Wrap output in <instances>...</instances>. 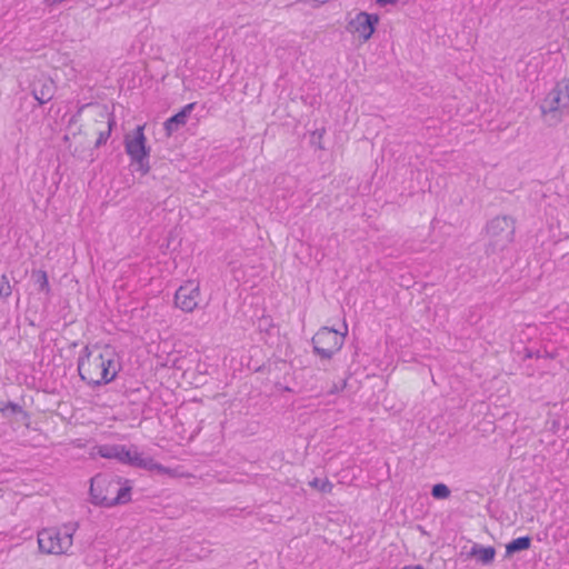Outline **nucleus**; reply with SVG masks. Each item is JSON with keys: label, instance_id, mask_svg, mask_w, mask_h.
Wrapping results in <instances>:
<instances>
[{"label": "nucleus", "instance_id": "1", "mask_svg": "<svg viewBox=\"0 0 569 569\" xmlns=\"http://www.w3.org/2000/svg\"><path fill=\"white\" fill-rule=\"evenodd\" d=\"M78 371L89 385L112 381L118 372L116 350L109 345L87 346L79 358Z\"/></svg>", "mask_w": 569, "mask_h": 569}, {"label": "nucleus", "instance_id": "3", "mask_svg": "<svg viewBox=\"0 0 569 569\" xmlns=\"http://www.w3.org/2000/svg\"><path fill=\"white\" fill-rule=\"evenodd\" d=\"M90 495L94 505L108 508L124 505L131 500V486L127 480L97 476L91 479Z\"/></svg>", "mask_w": 569, "mask_h": 569}, {"label": "nucleus", "instance_id": "19", "mask_svg": "<svg viewBox=\"0 0 569 569\" xmlns=\"http://www.w3.org/2000/svg\"><path fill=\"white\" fill-rule=\"evenodd\" d=\"M309 486L320 492L330 493L332 491L333 485L329 481L328 478H313L309 481Z\"/></svg>", "mask_w": 569, "mask_h": 569}, {"label": "nucleus", "instance_id": "20", "mask_svg": "<svg viewBox=\"0 0 569 569\" xmlns=\"http://www.w3.org/2000/svg\"><path fill=\"white\" fill-rule=\"evenodd\" d=\"M32 277L34 278L36 283L39 286V289L46 293H49L50 286L47 272L43 270H37L32 272Z\"/></svg>", "mask_w": 569, "mask_h": 569}, {"label": "nucleus", "instance_id": "5", "mask_svg": "<svg viewBox=\"0 0 569 569\" xmlns=\"http://www.w3.org/2000/svg\"><path fill=\"white\" fill-rule=\"evenodd\" d=\"M569 109V79L558 82L542 99L540 112L545 123L557 126Z\"/></svg>", "mask_w": 569, "mask_h": 569}, {"label": "nucleus", "instance_id": "22", "mask_svg": "<svg viewBox=\"0 0 569 569\" xmlns=\"http://www.w3.org/2000/svg\"><path fill=\"white\" fill-rule=\"evenodd\" d=\"M12 288L6 274L1 277L0 282V299H7L11 296Z\"/></svg>", "mask_w": 569, "mask_h": 569}, {"label": "nucleus", "instance_id": "4", "mask_svg": "<svg viewBox=\"0 0 569 569\" xmlns=\"http://www.w3.org/2000/svg\"><path fill=\"white\" fill-rule=\"evenodd\" d=\"M77 530V522L41 529L37 536L39 551L52 556L70 555Z\"/></svg>", "mask_w": 569, "mask_h": 569}, {"label": "nucleus", "instance_id": "23", "mask_svg": "<svg viewBox=\"0 0 569 569\" xmlns=\"http://www.w3.org/2000/svg\"><path fill=\"white\" fill-rule=\"evenodd\" d=\"M8 409H10L12 412L20 411V408L14 403H7L6 406H0V411L6 412Z\"/></svg>", "mask_w": 569, "mask_h": 569}, {"label": "nucleus", "instance_id": "16", "mask_svg": "<svg viewBox=\"0 0 569 569\" xmlns=\"http://www.w3.org/2000/svg\"><path fill=\"white\" fill-rule=\"evenodd\" d=\"M96 450L97 452L91 453L92 459H117L120 462H127V460L129 459V453L124 451L122 447L119 446H100L96 448Z\"/></svg>", "mask_w": 569, "mask_h": 569}, {"label": "nucleus", "instance_id": "7", "mask_svg": "<svg viewBox=\"0 0 569 569\" xmlns=\"http://www.w3.org/2000/svg\"><path fill=\"white\" fill-rule=\"evenodd\" d=\"M379 21L380 18L376 13L357 11L349 14L346 30L353 40L366 43L375 34Z\"/></svg>", "mask_w": 569, "mask_h": 569}, {"label": "nucleus", "instance_id": "13", "mask_svg": "<svg viewBox=\"0 0 569 569\" xmlns=\"http://www.w3.org/2000/svg\"><path fill=\"white\" fill-rule=\"evenodd\" d=\"M54 91L56 86L53 80L43 74L36 78L31 84L32 96L40 104L50 101L54 96Z\"/></svg>", "mask_w": 569, "mask_h": 569}, {"label": "nucleus", "instance_id": "11", "mask_svg": "<svg viewBox=\"0 0 569 569\" xmlns=\"http://www.w3.org/2000/svg\"><path fill=\"white\" fill-rule=\"evenodd\" d=\"M74 127L69 128V133L66 134L64 140L68 142V148L76 156H81L87 149L94 144L93 137L86 136L84 129L78 127V130H74Z\"/></svg>", "mask_w": 569, "mask_h": 569}, {"label": "nucleus", "instance_id": "8", "mask_svg": "<svg viewBox=\"0 0 569 569\" xmlns=\"http://www.w3.org/2000/svg\"><path fill=\"white\" fill-rule=\"evenodd\" d=\"M515 221L509 217H496L487 226V237L490 243L502 249L513 240Z\"/></svg>", "mask_w": 569, "mask_h": 569}, {"label": "nucleus", "instance_id": "10", "mask_svg": "<svg viewBox=\"0 0 569 569\" xmlns=\"http://www.w3.org/2000/svg\"><path fill=\"white\" fill-rule=\"evenodd\" d=\"M201 300L200 283L197 280L184 281L176 291L174 305L184 312H192Z\"/></svg>", "mask_w": 569, "mask_h": 569}, {"label": "nucleus", "instance_id": "14", "mask_svg": "<svg viewBox=\"0 0 569 569\" xmlns=\"http://www.w3.org/2000/svg\"><path fill=\"white\" fill-rule=\"evenodd\" d=\"M194 108V103L186 104L178 113L170 117L164 122V131L167 137H171L174 132H177L181 127L187 124V121Z\"/></svg>", "mask_w": 569, "mask_h": 569}, {"label": "nucleus", "instance_id": "6", "mask_svg": "<svg viewBox=\"0 0 569 569\" xmlns=\"http://www.w3.org/2000/svg\"><path fill=\"white\" fill-rule=\"evenodd\" d=\"M348 328L345 325V331L331 329L329 327L320 328L312 337L315 353L321 359H330L343 346Z\"/></svg>", "mask_w": 569, "mask_h": 569}, {"label": "nucleus", "instance_id": "21", "mask_svg": "<svg viewBox=\"0 0 569 569\" xmlns=\"http://www.w3.org/2000/svg\"><path fill=\"white\" fill-rule=\"evenodd\" d=\"M431 495L436 499H447L450 496V490L445 483H437L432 487Z\"/></svg>", "mask_w": 569, "mask_h": 569}, {"label": "nucleus", "instance_id": "9", "mask_svg": "<svg viewBox=\"0 0 569 569\" xmlns=\"http://www.w3.org/2000/svg\"><path fill=\"white\" fill-rule=\"evenodd\" d=\"M172 347L173 345L169 339H163L157 346L149 343L148 352L153 353L158 358L160 366L174 367L181 371L188 369L184 363L186 361L192 362L198 358L194 353H189L183 357L171 356Z\"/></svg>", "mask_w": 569, "mask_h": 569}, {"label": "nucleus", "instance_id": "12", "mask_svg": "<svg viewBox=\"0 0 569 569\" xmlns=\"http://www.w3.org/2000/svg\"><path fill=\"white\" fill-rule=\"evenodd\" d=\"M126 150L130 156L132 166L142 169V126H138L133 133L126 136Z\"/></svg>", "mask_w": 569, "mask_h": 569}, {"label": "nucleus", "instance_id": "24", "mask_svg": "<svg viewBox=\"0 0 569 569\" xmlns=\"http://www.w3.org/2000/svg\"><path fill=\"white\" fill-rule=\"evenodd\" d=\"M399 0H377L380 6L396 4Z\"/></svg>", "mask_w": 569, "mask_h": 569}, {"label": "nucleus", "instance_id": "18", "mask_svg": "<svg viewBox=\"0 0 569 569\" xmlns=\"http://www.w3.org/2000/svg\"><path fill=\"white\" fill-rule=\"evenodd\" d=\"M531 546V539L528 536L519 537L513 539L506 546V555L510 556L515 552L522 551L529 549Z\"/></svg>", "mask_w": 569, "mask_h": 569}, {"label": "nucleus", "instance_id": "2", "mask_svg": "<svg viewBox=\"0 0 569 569\" xmlns=\"http://www.w3.org/2000/svg\"><path fill=\"white\" fill-rule=\"evenodd\" d=\"M79 124L86 136L94 138V147L107 141L112 128V118L107 106L89 103L82 106L71 119V127Z\"/></svg>", "mask_w": 569, "mask_h": 569}, {"label": "nucleus", "instance_id": "15", "mask_svg": "<svg viewBox=\"0 0 569 569\" xmlns=\"http://www.w3.org/2000/svg\"><path fill=\"white\" fill-rule=\"evenodd\" d=\"M144 467H147V465H144ZM148 471L152 476L168 475L169 477L179 479L189 478L193 476V472L186 470L183 465H148Z\"/></svg>", "mask_w": 569, "mask_h": 569}, {"label": "nucleus", "instance_id": "17", "mask_svg": "<svg viewBox=\"0 0 569 569\" xmlns=\"http://www.w3.org/2000/svg\"><path fill=\"white\" fill-rule=\"evenodd\" d=\"M468 557L475 558L479 563L483 566L491 565L496 557V549L491 546H482L480 543H473Z\"/></svg>", "mask_w": 569, "mask_h": 569}]
</instances>
